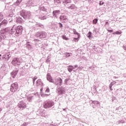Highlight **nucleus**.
I'll use <instances>...</instances> for the list:
<instances>
[{
    "label": "nucleus",
    "mask_w": 126,
    "mask_h": 126,
    "mask_svg": "<svg viewBox=\"0 0 126 126\" xmlns=\"http://www.w3.org/2000/svg\"><path fill=\"white\" fill-rule=\"evenodd\" d=\"M63 111H65V109H63Z\"/></svg>",
    "instance_id": "59"
},
{
    "label": "nucleus",
    "mask_w": 126,
    "mask_h": 126,
    "mask_svg": "<svg viewBox=\"0 0 126 126\" xmlns=\"http://www.w3.org/2000/svg\"><path fill=\"white\" fill-rule=\"evenodd\" d=\"M68 80H69V79H65L64 80V83L65 84H66V85L67 84V82L68 81Z\"/></svg>",
    "instance_id": "43"
},
{
    "label": "nucleus",
    "mask_w": 126,
    "mask_h": 126,
    "mask_svg": "<svg viewBox=\"0 0 126 126\" xmlns=\"http://www.w3.org/2000/svg\"><path fill=\"white\" fill-rule=\"evenodd\" d=\"M63 1H65V5L67 4H70V2H71V0H64Z\"/></svg>",
    "instance_id": "30"
},
{
    "label": "nucleus",
    "mask_w": 126,
    "mask_h": 126,
    "mask_svg": "<svg viewBox=\"0 0 126 126\" xmlns=\"http://www.w3.org/2000/svg\"><path fill=\"white\" fill-rule=\"evenodd\" d=\"M0 57H1V54H0V59H1V58H0Z\"/></svg>",
    "instance_id": "57"
},
{
    "label": "nucleus",
    "mask_w": 126,
    "mask_h": 126,
    "mask_svg": "<svg viewBox=\"0 0 126 126\" xmlns=\"http://www.w3.org/2000/svg\"><path fill=\"white\" fill-rule=\"evenodd\" d=\"M112 87H113V86H111V85H109V88H110L111 91H113V89H112Z\"/></svg>",
    "instance_id": "49"
},
{
    "label": "nucleus",
    "mask_w": 126,
    "mask_h": 126,
    "mask_svg": "<svg viewBox=\"0 0 126 126\" xmlns=\"http://www.w3.org/2000/svg\"><path fill=\"white\" fill-rule=\"evenodd\" d=\"M123 49H124V50H125L126 51V45H124L123 46Z\"/></svg>",
    "instance_id": "51"
},
{
    "label": "nucleus",
    "mask_w": 126,
    "mask_h": 126,
    "mask_svg": "<svg viewBox=\"0 0 126 126\" xmlns=\"http://www.w3.org/2000/svg\"><path fill=\"white\" fill-rule=\"evenodd\" d=\"M93 104L95 105V106H98V105L100 104V102L96 100H94L92 101Z\"/></svg>",
    "instance_id": "26"
},
{
    "label": "nucleus",
    "mask_w": 126,
    "mask_h": 126,
    "mask_svg": "<svg viewBox=\"0 0 126 126\" xmlns=\"http://www.w3.org/2000/svg\"><path fill=\"white\" fill-rule=\"evenodd\" d=\"M3 19V15H2V13H0V21H1Z\"/></svg>",
    "instance_id": "34"
},
{
    "label": "nucleus",
    "mask_w": 126,
    "mask_h": 126,
    "mask_svg": "<svg viewBox=\"0 0 126 126\" xmlns=\"http://www.w3.org/2000/svg\"><path fill=\"white\" fill-rule=\"evenodd\" d=\"M58 25H59V27H60V28H61V29H63V24H62L61 23H59L58 24Z\"/></svg>",
    "instance_id": "40"
},
{
    "label": "nucleus",
    "mask_w": 126,
    "mask_h": 126,
    "mask_svg": "<svg viewBox=\"0 0 126 126\" xmlns=\"http://www.w3.org/2000/svg\"><path fill=\"white\" fill-rule=\"evenodd\" d=\"M104 4V2H102V1H100L99 2V5H103Z\"/></svg>",
    "instance_id": "48"
},
{
    "label": "nucleus",
    "mask_w": 126,
    "mask_h": 126,
    "mask_svg": "<svg viewBox=\"0 0 126 126\" xmlns=\"http://www.w3.org/2000/svg\"><path fill=\"white\" fill-rule=\"evenodd\" d=\"M37 115H38V116H40L41 117H43V116H44V114H43V112L42 111H40V110H38L37 112Z\"/></svg>",
    "instance_id": "29"
},
{
    "label": "nucleus",
    "mask_w": 126,
    "mask_h": 126,
    "mask_svg": "<svg viewBox=\"0 0 126 126\" xmlns=\"http://www.w3.org/2000/svg\"><path fill=\"white\" fill-rule=\"evenodd\" d=\"M102 88H105V86L102 87Z\"/></svg>",
    "instance_id": "60"
},
{
    "label": "nucleus",
    "mask_w": 126,
    "mask_h": 126,
    "mask_svg": "<svg viewBox=\"0 0 126 126\" xmlns=\"http://www.w3.org/2000/svg\"><path fill=\"white\" fill-rule=\"evenodd\" d=\"M36 85L37 86H39V85H43V84L42 83V82H41V79H38L37 81H36Z\"/></svg>",
    "instance_id": "25"
},
{
    "label": "nucleus",
    "mask_w": 126,
    "mask_h": 126,
    "mask_svg": "<svg viewBox=\"0 0 126 126\" xmlns=\"http://www.w3.org/2000/svg\"><path fill=\"white\" fill-rule=\"evenodd\" d=\"M50 59H51V57L48 56V57H47V60H50Z\"/></svg>",
    "instance_id": "53"
},
{
    "label": "nucleus",
    "mask_w": 126,
    "mask_h": 126,
    "mask_svg": "<svg viewBox=\"0 0 126 126\" xmlns=\"http://www.w3.org/2000/svg\"><path fill=\"white\" fill-rule=\"evenodd\" d=\"M54 2L55 4H58V3H60V2H61V0H54Z\"/></svg>",
    "instance_id": "35"
},
{
    "label": "nucleus",
    "mask_w": 126,
    "mask_h": 126,
    "mask_svg": "<svg viewBox=\"0 0 126 126\" xmlns=\"http://www.w3.org/2000/svg\"><path fill=\"white\" fill-rule=\"evenodd\" d=\"M51 28L52 29H56L57 28V26L54 23H51Z\"/></svg>",
    "instance_id": "28"
},
{
    "label": "nucleus",
    "mask_w": 126,
    "mask_h": 126,
    "mask_svg": "<svg viewBox=\"0 0 126 126\" xmlns=\"http://www.w3.org/2000/svg\"><path fill=\"white\" fill-rule=\"evenodd\" d=\"M40 10H42V11H47V9L45 7L42 6L39 7Z\"/></svg>",
    "instance_id": "31"
},
{
    "label": "nucleus",
    "mask_w": 126,
    "mask_h": 126,
    "mask_svg": "<svg viewBox=\"0 0 126 126\" xmlns=\"http://www.w3.org/2000/svg\"><path fill=\"white\" fill-rule=\"evenodd\" d=\"M118 123L119 124H125V123H126V122H125V121H124V120H121V121H119Z\"/></svg>",
    "instance_id": "41"
},
{
    "label": "nucleus",
    "mask_w": 126,
    "mask_h": 126,
    "mask_svg": "<svg viewBox=\"0 0 126 126\" xmlns=\"http://www.w3.org/2000/svg\"><path fill=\"white\" fill-rule=\"evenodd\" d=\"M107 31H108V32H111V33L113 32H114V31H113V30H108Z\"/></svg>",
    "instance_id": "52"
},
{
    "label": "nucleus",
    "mask_w": 126,
    "mask_h": 126,
    "mask_svg": "<svg viewBox=\"0 0 126 126\" xmlns=\"http://www.w3.org/2000/svg\"><path fill=\"white\" fill-rule=\"evenodd\" d=\"M27 5H30L31 6H35L36 4L35 3V0H29L27 2Z\"/></svg>",
    "instance_id": "15"
},
{
    "label": "nucleus",
    "mask_w": 126,
    "mask_h": 126,
    "mask_svg": "<svg viewBox=\"0 0 126 126\" xmlns=\"http://www.w3.org/2000/svg\"><path fill=\"white\" fill-rule=\"evenodd\" d=\"M65 6L66 8L71 9L72 10H76V8H77V7L75 6V5L71 4H65Z\"/></svg>",
    "instance_id": "10"
},
{
    "label": "nucleus",
    "mask_w": 126,
    "mask_h": 126,
    "mask_svg": "<svg viewBox=\"0 0 126 126\" xmlns=\"http://www.w3.org/2000/svg\"><path fill=\"white\" fill-rule=\"evenodd\" d=\"M35 44V46L36 47H39V44H41L42 43H43V40H39V39H34L33 40Z\"/></svg>",
    "instance_id": "17"
},
{
    "label": "nucleus",
    "mask_w": 126,
    "mask_h": 126,
    "mask_svg": "<svg viewBox=\"0 0 126 126\" xmlns=\"http://www.w3.org/2000/svg\"><path fill=\"white\" fill-rule=\"evenodd\" d=\"M116 83H117V82L114 81L110 83V86H113V85H115V84H116Z\"/></svg>",
    "instance_id": "39"
},
{
    "label": "nucleus",
    "mask_w": 126,
    "mask_h": 126,
    "mask_svg": "<svg viewBox=\"0 0 126 126\" xmlns=\"http://www.w3.org/2000/svg\"><path fill=\"white\" fill-rule=\"evenodd\" d=\"M115 34H116L117 35H120L121 32H120L119 31H117V32L113 33V35H114Z\"/></svg>",
    "instance_id": "38"
},
{
    "label": "nucleus",
    "mask_w": 126,
    "mask_h": 126,
    "mask_svg": "<svg viewBox=\"0 0 126 126\" xmlns=\"http://www.w3.org/2000/svg\"><path fill=\"white\" fill-rule=\"evenodd\" d=\"M40 90L42 91V89H41Z\"/></svg>",
    "instance_id": "62"
},
{
    "label": "nucleus",
    "mask_w": 126,
    "mask_h": 126,
    "mask_svg": "<svg viewBox=\"0 0 126 126\" xmlns=\"http://www.w3.org/2000/svg\"><path fill=\"white\" fill-rule=\"evenodd\" d=\"M22 58H14L12 61V63L14 65H20V63H22Z\"/></svg>",
    "instance_id": "5"
},
{
    "label": "nucleus",
    "mask_w": 126,
    "mask_h": 126,
    "mask_svg": "<svg viewBox=\"0 0 126 126\" xmlns=\"http://www.w3.org/2000/svg\"><path fill=\"white\" fill-rule=\"evenodd\" d=\"M11 57V54L10 52H8L5 54H4L2 56V59L3 61H8L9 59Z\"/></svg>",
    "instance_id": "11"
},
{
    "label": "nucleus",
    "mask_w": 126,
    "mask_h": 126,
    "mask_svg": "<svg viewBox=\"0 0 126 126\" xmlns=\"http://www.w3.org/2000/svg\"><path fill=\"white\" fill-rule=\"evenodd\" d=\"M37 78H38V77H37L36 76L33 77V83H35V80L37 79Z\"/></svg>",
    "instance_id": "45"
},
{
    "label": "nucleus",
    "mask_w": 126,
    "mask_h": 126,
    "mask_svg": "<svg viewBox=\"0 0 126 126\" xmlns=\"http://www.w3.org/2000/svg\"><path fill=\"white\" fill-rule=\"evenodd\" d=\"M45 92L47 93H49L50 92V89L49 88H47L45 91Z\"/></svg>",
    "instance_id": "44"
},
{
    "label": "nucleus",
    "mask_w": 126,
    "mask_h": 126,
    "mask_svg": "<svg viewBox=\"0 0 126 126\" xmlns=\"http://www.w3.org/2000/svg\"><path fill=\"white\" fill-rule=\"evenodd\" d=\"M34 36L37 38H40V39H44V38L47 37V33L43 31L38 32L35 34Z\"/></svg>",
    "instance_id": "4"
},
{
    "label": "nucleus",
    "mask_w": 126,
    "mask_h": 126,
    "mask_svg": "<svg viewBox=\"0 0 126 126\" xmlns=\"http://www.w3.org/2000/svg\"><path fill=\"white\" fill-rule=\"evenodd\" d=\"M64 56H65V58L66 59H68L69 58H70V57H72V53H68V52H65L64 53Z\"/></svg>",
    "instance_id": "20"
},
{
    "label": "nucleus",
    "mask_w": 126,
    "mask_h": 126,
    "mask_svg": "<svg viewBox=\"0 0 126 126\" xmlns=\"http://www.w3.org/2000/svg\"><path fill=\"white\" fill-rule=\"evenodd\" d=\"M7 20L4 19L0 23V28H2L4 27V26H6L7 25Z\"/></svg>",
    "instance_id": "16"
},
{
    "label": "nucleus",
    "mask_w": 126,
    "mask_h": 126,
    "mask_svg": "<svg viewBox=\"0 0 126 126\" xmlns=\"http://www.w3.org/2000/svg\"><path fill=\"white\" fill-rule=\"evenodd\" d=\"M62 38L63 39V40H67V38H66V36L65 35H63Z\"/></svg>",
    "instance_id": "42"
},
{
    "label": "nucleus",
    "mask_w": 126,
    "mask_h": 126,
    "mask_svg": "<svg viewBox=\"0 0 126 126\" xmlns=\"http://www.w3.org/2000/svg\"><path fill=\"white\" fill-rule=\"evenodd\" d=\"M22 0H17L16 2H15V5H19L20 4Z\"/></svg>",
    "instance_id": "27"
},
{
    "label": "nucleus",
    "mask_w": 126,
    "mask_h": 126,
    "mask_svg": "<svg viewBox=\"0 0 126 126\" xmlns=\"http://www.w3.org/2000/svg\"><path fill=\"white\" fill-rule=\"evenodd\" d=\"M16 74H17V71H13L11 73V77H12V78H15Z\"/></svg>",
    "instance_id": "23"
},
{
    "label": "nucleus",
    "mask_w": 126,
    "mask_h": 126,
    "mask_svg": "<svg viewBox=\"0 0 126 126\" xmlns=\"http://www.w3.org/2000/svg\"><path fill=\"white\" fill-rule=\"evenodd\" d=\"M46 63H50V60L47 59V60H46Z\"/></svg>",
    "instance_id": "54"
},
{
    "label": "nucleus",
    "mask_w": 126,
    "mask_h": 126,
    "mask_svg": "<svg viewBox=\"0 0 126 126\" xmlns=\"http://www.w3.org/2000/svg\"><path fill=\"white\" fill-rule=\"evenodd\" d=\"M73 32L74 35H77L78 38H79V37H80V35H79V33L78 32H76V30H75V29H73Z\"/></svg>",
    "instance_id": "24"
},
{
    "label": "nucleus",
    "mask_w": 126,
    "mask_h": 126,
    "mask_svg": "<svg viewBox=\"0 0 126 126\" xmlns=\"http://www.w3.org/2000/svg\"><path fill=\"white\" fill-rule=\"evenodd\" d=\"M93 22L94 24H97V22H98V19H94L93 21Z\"/></svg>",
    "instance_id": "37"
},
{
    "label": "nucleus",
    "mask_w": 126,
    "mask_h": 126,
    "mask_svg": "<svg viewBox=\"0 0 126 126\" xmlns=\"http://www.w3.org/2000/svg\"><path fill=\"white\" fill-rule=\"evenodd\" d=\"M45 95H46V96L48 95V94H45Z\"/></svg>",
    "instance_id": "61"
},
{
    "label": "nucleus",
    "mask_w": 126,
    "mask_h": 126,
    "mask_svg": "<svg viewBox=\"0 0 126 126\" xmlns=\"http://www.w3.org/2000/svg\"><path fill=\"white\" fill-rule=\"evenodd\" d=\"M36 27H41V25H40V24H36Z\"/></svg>",
    "instance_id": "50"
},
{
    "label": "nucleus",
    "mask_w": 126,
    "mask_h": 126,
    "mask_svg": "<svg viewBox=\"0 0 126 126\" xmlns=\"http://www.w3.org/2000/svg\"><path fill=\"white\" fill-rule=\"evenodd\" d=\"M23 31V27L21 26H18L16 27L15 25H14L12 29L10 30V31L9 32V34L11 35H16V36H19L22 34V32Z\"/></svg>",
    "instance_id": "2"
},
{
    "label": "nucleus",
    "mask_w": 126,
    "mask_h": 126,
    "mask_svg": "<svg viewBox=\"0 0 126 126\" xmlns=\"http://www.w3.org/2000/svg\"><path fill=\"white\" fill-rule=\"evenodd\" d=\"M55 84L56 85H60V86H62L63 85V79L61 78H56L55 79V82H54Z\"/></svg>",
    "instance_id": "8"
},
{
    "label": "nucleus",
    "mask_w": 126,
    "mask_h": 126,
    "mask_svg": "<svg viewBox=\"0 0 126 126\" xmlns=\"http://www.w3.org/2000/svg\"><path fill=\"white\" fill-rule=\"evenodd\" d=\"M108 24H109V22H106L105 23V25H108Z\"/></svg>",
    "instance_id": "55"
},
{
    "label": "nucleus",
    "mask_w": 126,
    "mask_h": 126,
    "mask_svg": "<svg viewBox=\"0 0 126 126\" xmlns=\"http://www.w3.org/2000/svg\"><path fill=\"white\" fill-rule=\"evenodd\" d=\"M18 89V84L17 83H14L11 85L10 91L11 92H13L14 93V92H16V91H17Z\"/></svg>",
    "instance_id": "6"
},
{
    "label": "nucleus",
    "mask_w": 126,
    "mask_h": 126,
    "mask_svg": "<svg viewBox=\"0 0 126 126\" xmlns=\"http://www.w3.org/2000/svg\"><path fill=\"white\" fill-rule=\"evenodd\" d=\"M38 18L41 20H44V19H47V16L44 14H41L38 16Z\"/></svg>",
    "instance_id": "21"
},
{
    "label": "nucleus",
    "mask_w": 126,
    "mask_h": 126,
    "mask_svg": "<svg viewBox=\"0 0 126 126\" xmlns=\"http://www.w3.org/2000/svg\"><path fill=\"white\" fill-rule=\"evenodd\" d=\"M114 78H115V79H116V78H118V77H116V76H114Z\"/></svg>",
    "instance_id": "56"
},
{
    "label": "nucleus",
    "mask_w": 126,
    "mask_h": 126,
    "mask_svg": "<svg viewBox=\"0 0 126 126\" xmlns=\"http://www.w3.org/2000/svg\"><path fill=\"white\" fill-rule=\"evenodd\" d=\"M27 48L28 50H31V49H32V45H31V44H27Z\"/></svg>",
    "instance_id": "32"
},
{
    "label": "nucleus",
    "mask_w": 126,
    "mask_h": 126,
    "mask_svg": "<svg viewBox=\"0 0 126 126\" xmlns=\"http://www.w3.org/2000/svg\"><path fill=\"white\" fill-rule=\"evenodd\" d=\"M28 125L27 123H24L22 125V126H26Z\"/></svg>",
    "instance_id": "47"
},
{
    "label": "nucleus",
    "mask_w": 126,
    "mask_h": 126,
    "mask_svg": "<svg viewBox=\"0 0 126 126\" xmlns=\"http://www.w3.org/2000/svg\"><path fill=\"white\" fill-rule=\"evenodd\" d=\"M124 77L126 78V75H124Z\"/></svg>",
    "instance_id": "58"
},
{
    "label": "nucleus",
    "mask_w": 126,
    "mask_h": 126,
    "mask_svg": "<svg viewBox=\"0 0 126 126\" xmlns=\"http://www.w3.org/2000/svg\"><path fill=\"white\" fill-rule=\"evenodd\" d=\"M61 13V11L60 10H56L53 11L52 14L53 15V17L58 18V15H59Z\"/></svg>",
    "instance_id": "13"
},
{
    "label": "nucleus",
    "mask_w": 126,
    "mask_h": 126,
    "mask_svg": "<svg viewBox=\"0 0 126 126\" xmlns=\"http://www.w3.org/2000/svg\"><path fill=\"white\" fill-rule=\"evenodd\" d=\"M78 37L77 38H74L73 41H74V42H76V41H78Z\"/></svg>",
    "instance_id": "46"
},
{
    "label": "nucleus",
    "mask_w": 126,
    "mask_h": 126,
    "mask_svg": "<svg viewBox=\"0 0 126 126\" xmlns=\"http://www.w3.org/2000/svg\"><path fill=\"white\" fill-rule=\"evenodd\" d=\"M54 106V102L52 101L48 100L44 103V107L45 109L51 108Z\"/></svg>",
    "instance_id": "7"
},
{
    "label": "nucleus",
    "mask_w": 126,
    "mask_h": 126,
    "mask_svg": "<svg viewBox=\"0 0 126 126\" xmlns=\"http://www.w3.org/2000/svg\"><path fill=\"white\" fill-rule=\"evenodd\" d=\"M11 1H13V0H6L5 1V3H9L11 2Z\"/></svg>",
    "instance_id": "36"
},
{
    "label": "nucleus",
    "mask_w": 126,
    "mask_h": 126,
    "mask_svg": "<svg viewBox=\"0 0 126 126\" xmlns=\"http://www.w3.org/2000/svg\"><path fill=\"white\" fill-rule=\"evenodd\" d=\"M47 79L49 82H51L52 83H54L55 82L54 80L52 79V76H51V75L49 73H48L47 75Z\"/></svg>",
    "instance_id": "19"
},
{
    "label": "nucleus",
    "mask_w": 126,
    "mask_h": 126,
    "mask_svg": "<svg viewBox=\"0 0 126 126\" xmlns=\"http://www.w3.org/2000/svg\"><path fill=\"white\" fill-rule=\"evenodd\" d=\"M60 19L63 22H65L67 20V17L64 15H62L60 17Z\"/></svg>",
    "instance_id": "18"
},
{
    "label": "nucleus",
    "mask_w": 126,
    "mask_h": 126,
    "mask_svg": "<svg viewBox=\"0 0 126 126\" xmlns=\"http://www.w3.org/2000/svg\"><path fill=\"white\" fill-rule=\"evenodd\" d=\"M57 92L59 95H61L62 94H64L65 93V90L63 87H59L57 88Z\"/></svg>",
    "instance_id": "9"
},
{
    "label": "nucleus",
    "mask_w": 126,
    "mask_h": 126,
    "mask_svg": "<svg viewBox=\"0 0 126 126\" xmlns=\"http://www.w3.org/2000/svg\"><path fill=\"white\" fill-rule=\"evenodd\" d=\"M10 29L9 28H6L4 30H2L0 31V42H1L2 39L6 38V33L9 32Z\"/></svg>",
    "instance_id": "3"
},
{
    "label": "nucleus",
    "mask_w": 126,
    "mask_h": 126,
    "mask_svg": "<svg viewBox=\"0 0 126 126\" xmlns=\"http://www.w3.org/2000/svg\"><path fill=\"white\" fill-rule=\"evenodd\" d=\"M18 107L21 110H23L24 108H26V103L23 101H20L18 104Z\"/></svg>",
    "instance_id": "12"
},
{
    "label": "nucleus",
    "mask_w": 126,
    "mask_h": 126,
    "mask_svg": "<svg viewBox=\"0 0 126 126\" xmlns=\"http://www.w3.org/2000/svg\"><path fill=\"white\" fill-rule=\"evenodd\" d=\"M76 67H78V65H75L74 66L72 65H69L67 66V70L69 72H71V71Z\"/></svg>",
    "instance_id": "14"
},
{
    "label": "nucleus",
    "mask_w": 126,
    "mask_h": 126,
    "mask_svg": "<svg viewBox=\"0 0 126 126\" xmlns=\"http://www.w3.org/2000/svg\"><path fill=\"white\" fill-rule=\"evenodd\" d=\"M92 33L91 32H89L88 34L87 35V37L90 39L92 37Z\"/></svg>",
    "instance_id": "33"
},
{
    "label": "nucleus",
    "mask_w": 126,
    "mask_h": 126,
    "mask_svg": "<svg viewBox=\"0 0 126 126\" xmlns=\"http://www.w3.org/2000/svg\"><path fill=\"white\" fill-rule=\"evenodd\" d=\"M20 15L22 17H18L16 20V22L17 23H21L24 21V19H29V18H31V13L30 12H28L23 10L20 13Z\"/></svg>",
    "instance_id": "1"
},
{
    "label": "nucleus",
    "mask_w": 126,
    "mask_h": 126,
    "mask_svg": "<svg viewBox=\"0 0 126 126\" xmlns=\"http://www.w3.org/2000/svg\"><path fill=\"white\" fill-rule=\"evenodd\" d=\"M27 99L28 101H29V102H32V100H33V99H34V95H33L32 94L28 95L27 97Z\"/></svg>",
    "instance_id": "22"
}]
</instances>
